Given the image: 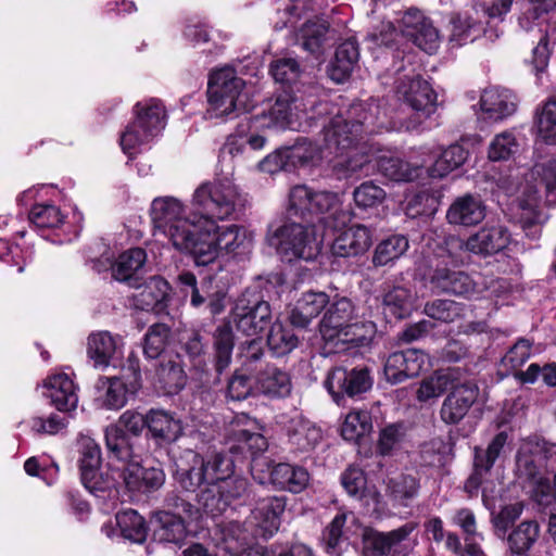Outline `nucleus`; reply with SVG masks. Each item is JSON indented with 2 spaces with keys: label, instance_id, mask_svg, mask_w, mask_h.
I'll return each mask as SVG.
<instances>
[{
  "label": "nucleus",
  "instance_id": "obj_1",
  "mask_svg": "<svg viewBox=\"0 0 556 556\" xmlns=\"http://www.w3.org/2000/svg\"><path fill=\"white\" fill-rule=\"evenodd\" d=\"M277 286L269 279L258 277L236 300L228 318L235 328L247 337L258 336L273 323L271 293Z\"/></svg>",
  "mask_w": 556,
  "mask_h": 556
},
{
  "label": "nucleus",
  "instance_id": "obj_2",
  "mask_svg": "<svg viewBox=\"0 0 556 556\" xmlns=\"http://www.w3.org/2000/svg\"><path fill=\"white\" fill-rule=\"evenodd\" d=\"M394 91L397 100L413 111L409 116L399 118L400 129L416 130L435 112V92L412 65H403L396 71Z\"/></svg>",
  "mask_w": 556,
  "mask_h": 556
},
{
  "label": "nucleus",
  "instance_id": "obj_3",
  "mask_svg": "<svg viewBox=\"0 0 556 556\" xmlns=\"http://www.w3.org/2000/svg\"><path fill=\"white\" fill-rule=\"evenodd\" d=\"M378 105L354 104L348 111L346 117L336 115L323 127L325 149L330 153L346 152L355 148L363 132H374L376 127L383 125L377 121Z\"/></svg>",
  "mask_w": 556,
  "mask_h": 556
},
{
  "label": "nucleus",
  "instance_id": "obj_4",
  "mask_svg": "<svg viewBox=\"0 0 556 556\" xmlns=\"http://www.w3.org/2000/svg\"><path fill=\"white\" fill-rule=\"evenodd\" d=\"M244 205V199L235 184L228 179L204 182L192 197L193 215L201 226L208 220L230 218Z\"/></svg>",
  "mask_w": 556,
  "mask_h": 556
},
{
  "label": "nucleus",
  "instance_id": "obj_5",
  "mask_svg": "<svg viewBox=\"0 0 556 556\" xmlns=\"http://www.w3.org/2000/svg\"><path fill=\"white\" fill-rule=\"evenodd\" d=\"M250 243L248 231L239 225L219 227L216 222L208 220L197 231L188 253L193 255L200 265L213 262L220 252L227 254L244 251Z\"/></svg>",
  "mask_w": 556,
  "mask_h": 556
},
{
  "label": "nucleus",
  "instance_id": "obj_6",
  "mask_svg": "<svg viewBox=\"0 0 556 556\" xmlns=\"http://www.w3.org/2000/svg\"><path fill=\"white\" fill-rule=\"evenodd\" d=\"M154 227L161 230L178 251L188 253L197 231L200 230L198 217L193 213L186 217L181 202L173 197L156 198L151 205Z\"/></svg>",
  "mask_w": 556,
  "mask_h": 556
},
{
  "label": "nucleus",
  "instance_id": "obj_7",
  "mask_svg": "<svg viewBox=\"0 0 556 556\" xmlns=\"http://www.w3.org/2000/svg\"><path fill=\"white\" fill-rule=\"evenodd\" d=\"M266 241L288 262L312 261L321 250V241L317 239L315 228L296 222H286L278 227L270 226Z\"/></svg>",
  "mask_w": 556,
  "mask_h": 556
},
{
  "label": "nucleus",
  "instance_id": "obj_8",
  "mask_svg": "<svg viewBox=\"0 0 556 556\" xmlns=\"http://www.w3.org/2000/svg\"><path fill=\"white\" fill-rule=\"evenodd\" d=\"M289 214L306 217L307 214L328 213L327 223L333 228L345 226L352 218L349 208L342 207L340 198L333 192H313L306 186H295L289 195Z\"/></svg>",
  "mask_w": 556,
  "mask_h": 556
},
{
  "label": "nucleus",
  "instance_id": "obj_9",
  "mask_svg": "<svg viewBox=\"0 0 556 556\" xmlns=\"http://www.w3.org/2000/svg\"><path fill=\"white\" fill-rule=\"evenodd\" d=\"M244 81L235 70L224 67L215 71L208 80L207 115L210 118L228 116L236 111L245 110Z\"/></svg>",
  "mask_w": 556,
  "mask_h": 556
},
{
  "label": "nucleus",
  "instance_id": "obj_10",
  "mask_svg": "<svg viewBox=\"0 0 556 556\" xmlns=\"http://www.w3.org/2000/svg\"><path fill=\"white\" fill-rule=\"evenodd\" d=\"M136 118L121 136L123 151L132 155L144 143L157 136L165 126V112L156 100L137 103Z\"/></svg>",
  "mask_w": 556,
  "mask_h": 556
},
{
  "label": "nucleus",
  "instance_id": "obj_11",
  "mask_svg": "<svg viewBox=\"0 0 556 556\" xmlns=\"http://www.w3.org/2000/svg\"><path fill=\"white\" fill-rule=\"evenodd\" d=\"M168 454L176 467V476L180 485L193 492L203 483H210L205 460L193 450L180 451L178 446H172Z\"/></svg>",
  "mask_w": 556,
  "mask_h": 556
},
{
  "label": "nucleus",
  "instance_id": "obj_12",
  "mask_svg": "<svg viewBox=\"0 0 556 556\" xmlns=\"http://www.w3.org/2000/svg\"><path fill=\"white\" fill-rule=\"evenodd\" d=\"M325 387L336 402L344 394L353 397L365 393L372 387V378L368 368L359 367L348 370L334 368L328 374Z\"/></svg>",
  "mask_w": 556,
  "mask_h": 556
},
{
  "label": "nucleus",
  "instance_id": "obj_13",
  "mask_svg": "<svg viewBox=\"0 0 556 556\" xmlns=\"http://www.w3.org/2000/svg\"><path fill=\"white\" fill-rule=\"evenodd\" d=\"M402 34L419 49L433 53L439 47V31L417 9H408L401 18Z\"/></svg>",
  "mask_w": 556,
  "mask_h": 556
},
{
  "label": "nucleus",
  "instance_id": "obj_14",
  "mask_svg": "<svg viewBox=\"0 0 556 556\" xmlns=\"http://www.w3.org/2000/svg\"><path fill=\"white\" fill-rule=\"evenodd\" d=\"M478 394L477 384L471 381H462L459 378L441 405L442 421L446 425H456L463 420L477 401Z\"/></svg>",
  "mask_w": 556,
  "mask_h": 556
},
{
  "label": "nucleus",
  "instance_id": "obj_15",
  "mask_svg": "<svg viewBox=\"0 0 556 556\" xmlns=\"http://www.w3.org/2000/svg\"><path fill=\"white\" fill-rule=\"evenodd\" d=\"M116 473L131 492H153L160 489L165 481V473L161 468H143L141 466V456L116 468Z\"/></svg>",
  "mask_w": 556,
  "mask_h": 556
},
{
  "label": "nucleus",
  "instance_id": "obj_16",
  "mask_svg": "<svg viewBox=\"0 0 556 556\" xmlns=\"http://www.w3.org/2000/svg\"><path fill=\"white\" fill-rule=\"evenodd\" d=\"M286 508L283 496H266L258 498L251 511L250 523L254 526V535L269 538L280 527V517Z\"/></svg>",
  "mask_w": 556,
  "mask_h": 556
},
{
  "label": "nucleus",
  "instance_id": "obj_17",
  "mask_svg": "<svg viewBox=\"0 0 556 556\" xmlns=\"http://www.w3.org/2000/svg\"><path fill=\"white\" fill-rule=\"evenodd\" d=\"M509 241L510 233L505 226L492 225L480 228L469 236L465 242L456 240V243L459 248L464 247L471 253L489 256L504 250Z\"/></svg>",
  "mask_w": 556,
  "mask_h": 556
},
{
  "label": "nucleus",
  "instance_id": "obj_18",
  "mask_svg": "<svg viewBox=\"0 0 556 556\" xmlns=\"http://www.w3.org/2000/svg\"><path fill=\"white\" fill-rule=\"evenodd\" d=\"M255 389L269 400H283L292 394L291 374L275 364H266L255 375Z\"/></svg>",
  "mask_w": 556,
  "mask_h": 556
},
{
  "label": "nucleus",
  "instance_id": "obj_19",
  "mask_svg": "<svg viewBox=\"0 0 556 556\" xmlns=\"http://www.w3.org/2000/svg\"><path fill=\"white\" fill-rule=\"evenodd\" d=\"M354 311L355 307L348 298H340L332 302L319 324L323 339L337 343L341 332L354 319Z\"/></svg>",
  "mask_w": 556,
  "mask_h": 556
},
{
  "label": "nucleus",
  "instance_id": "obj_20",
  "mask_svg": "<svg viewBox=\"0 0 556 556\" xmlns=\"http://www.w3.org/2000/svg\"><path fill=\"white\" fill-rule=\"evenodd\" d=\"M415 529L416 525L414 522H407L389 532L365 531L363 535V556L388 555L394 546L406 540Z\"/></svg>",
  "mask_w": 556,
  "mask_h": 556
},
{
  "label": "nucleus",
  "instance_id": "obj_21",
  "mask_svg": "<svg viewBox=\"0 0 556 556\" xmlns=\"http://www.w3.org/2000/svg\"><path fill=\"white\" fill-rule=\"evenodd\" d=\"M379 299L381 300L383 314L396 319L405 318L410 313L414 304L412 291L396 280H388L382 285Z\"/></svg>",
  "mask_w": 556,
  "mask_h": 556
},
{
  "label": "nucleus",
  "instance_id": "obj_22",
  "mask_svg": "<svg viewBox=\"0 0 556 556\" xmlns=\"http://www.w3.org/2000/svg\"><path fill=\"white\" fill-rule=\"evenodd\" d=\"M485 217V206L479 197L465 194L458 197L446 212L448 224L456 226H473Z\"/></svg>",
  "mask_w": 556,
  "mask_h": 556
},
{
  "label": "nucleus",
  "instance_id": "obj_23",
  "mask_svg": "<svg viewBox=\"0 0 556 556\" xmlns=\"http://www.w3.org/2000/svg\"><path fill=\"white\" fill-rule=\"evenodd\" d=\"M371 245V232L364 225H353L342 231L332 243V253L340 257L357 256Z\"/></svg>",
  "mask_w": 556,
  "mask_h": 556
},
{
  "label": "nucleus",
  "instance_id": "obj_24",
  "mask_svg": "<svg viewBox=\"0 0 556 556\" xmlns=\"http://www.w3.org/2000/svg\"><path fill=\"white\" fill-rule=\"evenodd\" d=\"M146 260L147 253L141 248H134L122 253L112 266L113 278L127 282L130 287L139 288Z\"/></svg>",
  "mask_w": 556,
  "mask_h": 556
},
{
  "label": "nucleus",
  "instance_id": "obj_25",
  "mask_svg": "<svg viewBox=\"0 0 556 556\" xmlns=\"http://www.w3.org/2000/svg\"><path fill=\"white\" fill-rule=\"evenodd\" d=\"M431 283L439 291L456 296L468 298L476 292V282L467 273L447 267H438L431 277Z\"/></svg>",
  "mask_w": 556,
  "mask_h": 556
},
{
  "label": "nucleus",
  "instance_id": "obj_26",
  "mask_svg": "<svg viewBox=\"0 0 556 556\" xmlns=\"http://www.w3.org/2000/svg\"><path fill=\"white\" fill-rule=\"evenodd\" d=\"M480 106L489 118L501 121L517 111L518 100L510 90L489 88L483 91L480 98Z\"/></svg>",
  "mask_w": 556,
  "mask_h": 556
},
{
  "label": "nucleus",
  "instance_id": "obj_27",
  "mask_svg": "<svg viewBox=\"0 0 556 556\" xmlns=\"http://www.w3.org/2000/svg\"><path fill=\"white\" fill-rule=\"evenodd\" d=\"M104 439L110 457L119 462L122 466L141 456L134 438L118 426L106 427Z\"/></svg>",
  "mask_w": 556,
  "mask_h": 556
},
{
  "label": "nucleus",
  "instance_id": "obj_28",
  "mask_svg": "<svg viewBox=\"0 0 556 556\" xmlns=\"http://www.w3.org/2000/svg\"><path fill=\"white\" fill-rule=\"evenodd\" d=\"M329 296L325 292H305L296 301L289 320L292 326L305 329L328 305Z\"/></svg>",
  "mask_w": 556,
  "mask_h": 556
},
{
  "label": "nucleus",
  "instance_id": "obj_29",
  "mask_svg": "<svg viewBox=\"0 0 556 556\" xmlns=\"http://www.w3.org/2000/svg\"><path fill=\"white\" fill-rule=\"evenodd\" d=\"M148 431L160 443H173L182 434L181 421L163 409L147 413Z\"/></svg>",
  "mask_w": 556,
  "mask_h": 556
},
{
  "label": "nucleus",
  "instance_id": "obj_30",
  "mask_svg": "<svg viewBox=\"0 0 556 556\" xmlns=\"http://www.w3.org/2000/svg\"><path fill=\"white\" fill-rule=\"evenodd\" d=\"M46 387L49 390L48 396L51 403L61 412H71L77 407L78 395L73 380L66 374L51 376Z\"/></svg>",
  "mask_w": 556,
  "mask_h": 556
},
{
  "label": "nucleus",
  "instance_id": "obj_31",
  "mask_svg": "<svg viewBox=\"0 0 556 556\" xmlns=\"http://www.w3.org/2000/svg\"><path fill=\"white\" fill-rule=\"evenodd\" d=\"M459 379L455 369L437 370L420 381L416 397L421 403L437 400L450 391Z\"/></svg>",
  "mask_w": 556,
  "mask_h": 556
},
{
  "label": "nucleus",
  "instance_id": "obj_32",
  "mask_svg": "<svg viewBox=\"0 0 556 556\" xmlns=\"http://www.w3.org/2000/svg\"><path fill=\"white\" fill-rule=\"evenodd\" d=\"M359 60V49L355 39L343 41L336 51L329 67V76L336 83H343L350 77Z\"/></svg>",
  "mask_w": 556,
  "mask_h": 556
},
{
  "label": "nucleus",
  "instance_id": "obj_33",
  "mask_svg": "<svg viewBox=\"0 0 556 556\" xmlns=\"http://www.w3.org/2000/svg\"><path fill=\"white\" fill-rule=\"evenodd\" d=\"M140 291L135 295V306L142 311H159L163 308L169 292L168 282L159 276L149 278L139 287Z\"/></svg>",
  "mask_w": 556,
  "mask_h": 556
},
{
  "label": "nucleus",
  "instance_id": "obj_34",
  "mask_svg": "<svg viewBox=\"0 0 556 556\" xmlns=\"http://www.w3.org/2000/svg\"><path fill=\"white\" fill-rule=\"evenodd\" d=\"M233 323L227 317L213 332V349L216 371L222 372L229 367L235 346Z\"/></svg>",
  "mask_w": 556,
  "mask_h": 556
},
{
  "label": "nucleus",
  "instance_id": "obj_35",
  "mask_svg": "<svg viewBox=\"0 0 556 556\" xmlns=\"http://www.w3.org/2000/svg\"><path fill=\"white\" fill-rule=\"evenodd\" d=\"M426 161L420 164H410L395 155H380L377 160L378 170L394 181H410L420 176Z\"/></svg>",
  "mask_w": 556,
  "mask_h": 556
},
{
  "label": "nucleus",
  "instance_id": "obj_36",
  "mask_svg": "<svg viewBox=\"0 0 556 556\" xmlns=\"http://www.w3.org/2000/svg\"><path fill=\"white\" fill-rule=\"evenodd\" d=\"M155 376L168 393H175L181 390L186 384V374L178 354L162 356L156 369Z\"/></svg>",
  "mask_w": 556,
  "mask_h": 556
},
{
  "label": "nucleus",
  "instance_id": "obj_37",
  "mask_svg": "<svg viewBox=\"0 0 556 556\" xmlns=\"http://www.w3.org/2000/svg\"><path fill=\"white\" fill-rule=\"evenodd\" d=\"M308 472L303 467L281 463L276 465L270 472L273 484L281 490L300 493L308 483Z\"/></svg>",
  "mask_w": 556,
  "mask_h": 556
},
{
  "label": "nucleus",
  "instance_id": "obj_38",
  "mask_svg": "<svg viewBox=\"0 0 556 556\" xmlns=\"http://www.w3.org/2000/svg\"><path fill=\"white\" fill-rule=\"evenodd\" d=\"M533 125L540 141L556 146V94L536 108Z\"/></svg>",
  "mask_w": 556,
  "mask_h": 556
},
{
  "label": "nucleus",
  "instance_id": "obj_39",
  "mask_svg": "<svg viewBox=\"0 0 556 556\" xmlns=\"http://www.w3.org/2000/svg\"><path fill=\"white\" fill-rule=\"evenodd\" d=\"M507 441V432L501 431L491 440V442L488 444L485 448L479 446L475 447V475L483 476L491 471L495 462L498 459L502 452L504 451Z\"/></svg>",
  "mask_w": 556,
  "mask_h": 556
},
{
  "label": "nucleus",
  "instance_id": "obj_40",
  "mask_svg": "<svg viewBox=\"0 0 556 556\" xmlns=\"http://www.w3.org/2000/svg\"><path fill=\"white\" fill-rule=\"evenodd\" d=\"M289 442L299 452H309L316 447L321 440V431L308 420L299 418L292 419L288 430Z\"/></svg>",
  "mask_w": 556,
  "mask_h": 556
},
{
  "label": "nucleus",
  "instance_id": "obj_41",
  "mask_svg": "<svg viewBox=\"0 0 556 556\" xmlns=\"http://www.w3.org/2000/svg\"><path fill=\"white\" fill-rule=\"evenodd\" d=\"M523 194L526 198H518V220L521 227L527 230L543 223L544 216L539 210V197L535 186H527Z\"/></svg>",
  "mask_w": 556,
  "mask_h": 556
},
{
  "label": "nucleus",
  "instance_id": "obj_42",
  "mask_svg": "<svg viewBox=\"0 0 556 556\" xmlns=\"http://www.w3.org/2000/svg\"><path fill=\"white\" fill-rule=\"evenodd\" d=\"M157 527L155 535L160 541L178 544L187 535V529L181 516L169 511H161L155 516Z\"/></svg>",
  "mask_w": 556,
  "mask_h": 556
},
{
  "label": "nucleus",
  "instance_id": "obj_43",
  "mask_svg": "<svg viewBox=\"0 0 556 556\" xmlns=\"http://www.w3.org/2000/svg\"><path fill=\"white\" fill-rule=\"evenodd\" d=\"M116 349L117 341L108 331H99L88 338L87 352L96 366H108Z\"/></svg>",
  "mask_w": 556,
  "mask_h": 556
},
{
  "label": "nucleus",
  "instance_id": "obj_44",
  "mask_svg": "<svg viewBox=\"0 0 556 556\" xmlns=\"http://www.w3.org/2000/svg\"><path fill=\"white\" fill-rule=\"evenodd\" d=\"M468 157V151L459 144H451L445 149L433 165L428 168V173L433 178H442L460 167Z\"/></svg>",
  "mask_w": 556,
  "mask_h": 556
},
{
  "label": "nucleus",
  "instance_id": "obj_45",
  "mask_svg": "<svg viewBox=\"0 0 556 556\" xmlns=\"http://www.w3.org/2000/svg\"><path fill=\"white\" fill-rule=\"evenodd\" d=\"M266 342L273 354L281 357L296 349L300 340L291 329L275 321L270 324Z\"/></svg>",
  "mask_w": 556,
  "mask_h": 556
},
{
  "label": "nucleus",
  "instance_id": "obj_46",
  "mask_svg": "<svg viewBox=\"0 0 556 556\" xmlns=\"http://www.w3.org/2000/svg\"><path fill=\"white\" fill-rule=\"evenodd\" d=\"M116 523L122 535L135 543H142L148 533V528L143 517L136 510L127 509L116 515Z\"/></svg>",
  "mask_w": 556,
  "mask_h": 556
},
{
  "label": "nucleus",
  "instance_id": "obj_47",
  "mask_svg": "<svg viewBox=\"0 0 556 556\" xmlns=\"http://www.w3.org/2000/svg\"><path fill=\"white\" fill-rule=\"evenodd\" d=\"M408 239L403 235H394L382 240L375 250L372 264L384 266L401 257L408 249Z\"/></svg>",
  "mask_w": 556,
  "mask_h": 556
},
{
  "label": "nucleus",
  "instance_id": "obj_48",
  "mask_svg": "<svg viewBox=\"0 0 556 556\" xmlns=\"http://www.w3.org/2000/svg\"><path fill=\"white\" fill-rule=\"evenodd\" d=\"M97 389L104 391L103 405L110 409H119L127 402V394L132 392L123 381V379L113 378H100L97 382Z\"/></svg>",
  "mask_w": 556,
  "mask_h": 556
},
{
  "label": "nucleus",
  "instance_id": "obj_49",
  "mask_svg": "<svg viewBox=\"0 0 556 556\" xmlns=\"http://www.w3.org/2000/svg\"><path fill=\"white\" fill-rule=\"evenodd\" d=\"M327 33L328 24L325 21H308L300 28L298 40L304 50L316 53L327 40Z\"/></svg>",
  "mask_w": 556,
  "mask_h": 556
},
{
  "label": "nucleus",
  "instance_id": "obj_50",
  "mask_svg": "<svg viewBox=\"0 0 556 556\" xmlns=\"http://www.w3.org/2000/svg\"><path fill=\"white\" fill-rule=\"evenodd\" d=\"M231 438L235 441L229 447L231 453L249 451L252 455H256L264 452L268 446L267 440L263 434L252 432L249 429H232Z\"/></svg>",
  "mask_w": 556,
  "mask_h": 556
},
{
  "label": "nucleus",
  "instance_id": "obj_51",
  "mask_svg": "<svg viewBox=\"0 0 556 556\" xmlns=\"http://www.w3.org/2000/svg\"><path fill=\"white\" fill-rule=\"evenodd\" d=\"M332 172L338 179H345L359 172L368 162L365 154L354 152V148L346 152L333 153Z\"/></svg>",
  "mask_w": 556,
  "mask_h": 556
},
{
  "label": "nucleus",
  "instance_id": "obj_52",
  "mask_svg": "<svg viewBox=\"0 0 556 556\" xmlns=\"http://www.w3.org/2000/svg\"><path fill=\"white\" fill-rule=\"evenodd\" d=\"M170 337V329L165 324H154L149 327L143 340V354L147 358L161 357Z\"/></svg>",
  "mask_w": 556,
  "mask_h": 556
},
{
  "label": "nucleus",
  "instance_id": "obj_53",
  "mask_svg": "<svg viewBox=\"0 0 556 556\" xmlns=\"http://www.w3.org/2000/svg\"><path fill=\"white\" fill-rule=\"evenodd\" d=\"M540 534V526L536 521L521 522L508 536V544L513 553L522 554L528 551Z\"/></svg>",
  "mask_w": 556,
  "mask_h": 556
},
{
  "label": "nucleus",
  "instance_id": "obj_54",
  "mask_svg": "<svg viewBox=\"0 0 556 556\" xmlns=\"http://www.w3.org/2000/svg\"><path fill=\"white\" fill-rule=\"evenodd\" d=\"M287 159L293 166L315 164L321 159V148L301 138L288 150Z\"/></svg>",
  "mask_w": 556,
  "mask_h": 556
},
{
  "label": "nucleus",
  "instance_id": "obj_55",
  "mask_svg": "<svg viewBox=\"0 0 556 556\" xmlns=\"http://www.w3.org/2000/svg\"><path fill=\"white\" fill-rule=\"evenodd\" d=\"M371 418L368 412L357 410L346 415L341 427V434L346 441H357L371 430Z\"/></svg>",
  "mask_w": 556,
  "mask_h": 556
},
{
  "label": "nucleus",
  "instance_id": "obj_56",
  "mask_svg": "<svg viewBox=\"0 0 556 556\" xmlns=\"http://www.w3.org/2000/svg\"><path fill=\"white\" fill-rule=\"evenodd\" d=\"M345 330L341 332L338 342L353 343L355 345H366L375 337L377 326L371 320L351 321Z\"/></svg>",
  "mask_w": 556,
  "mask_h": 556
},
{
  "label": "nucleus",
  "instance_id": "obj_57",
  "mask_svg": "<svg viewBox=\"0 0 556 556\" xmlns=\"http://www.w3.org/2000/svg\"><path fill=\"white\" fill-rule=\"evenodd\" d=\"M205 467L210 483H219L225 479H229L235 473V460L228 454L223 452L213 454L205 460Z\"/></svg>",
  "mask_w": 556,
  "mask_h": 556
},
{
  "label": "nucleus",
  "instance_id": "obj_58",
  "mask_svg": "<svg viewBox=\"0 0 556 556\" xmlns=\"http://www.w3.org/2000/svg\"><path fill=\"white\" fill-rule=\"evenodd\" d=\"M519 143L511 131H503L496 135L489 146L488 156L491 161H505L516 154Z\"/></svg>",
  "mask_w": 556,
  "mask_h": 556
},
{
  "label": "nucleus",
  "instance_id": "obj_59",
  "mask_svg": "<svg viewBox=\"0 0 556 556\" xmlns=\"http://www.w3.org/2000/svg\"><path fill=\"white\" fill-rule=\"evenodd\" d=\"M418 482L416 478L408 475H400L390 478L387 482V492L394 500L404 503L415 497L418 493Z\"/></svg>",
  "mask_w": 556,
  "mask_h": 556
},
{
  "label": "nucleus",
  "instance_id": "obj_60",
  "mask_svg": "<svg viewBox=\"0 0 556 556\" xmlns=\"http://www.w3.org/2000/svg\"><path fill=\"white\" fill-rule=\"evenodd\" d=\"M178 281L185 288L182 289L185 295L190 296L192 307L198 308L202 306L210 298L208 285L206 282L198 285L194 274L190 271L181 273L178 276Z\"/></svg>",
  "mask_w": 556,
  "mask_h": 556
},
{
  "label": "nucleus",
  "instance_id": "obj_61",
  "mask_svg": "<svg viewBox=\"0 0 556 556\" xmlns=\"http://www.w3.org/2000/svg\"><path fill=\"white\" fill-rule=\"evenodd\" d=\"M462 305L452 300H434L425 305V314L435 320L452 323L462 315Z\"/></svg>",
  "mask_w": 556,
  "mask_h": 556
},
{
  "label": "nucleus",
  "instance_id": "obj_62",
  "mask_svg": "<svg viewBox=\"0 0 556 556\" xmlns=\"http://www.w3.org/2000/svg\"><path fill=\"white\" fill-rule=\"evenodd\" d=\"M519 454L539 459H556V444L549 443L544 439L532 435L521 441L518 452Z\"/></svg>",
  "mask_w": 556,
  "mask_h": 556
},
{
  "label": "nucleus",
  "instance_id": "obj_63",
  "mask_svg": "<svg viewBox=\"0 0 556 556\" xmlns=\"http://www.w3.org/2000/svg\"><path fill=\"white\" fill-rule=\"evenodd\" d=\"M198 503L205 514L213 517L222 514L227 507L219 485L213 482L207 483L206 486L201 490L198 495Z\"/></svg>",
  "mask_w": 556,
  "mask_h": 556
},
{
  "label": "nucleus",
  "instance_id": "obj_64",
  "mask_svg": "<svg viewBox=\"0 0 556 556\" xmlns=\"http://www.w3.org/2000/svg\"><path fill=\"white\" fill-rule=\"evenodd\" d=\"M270 73L277 83L291 86L299 80L301 68L295 59L281 58L271 63Z\"/></svg>",
  "mask_w": 556,
  "mask_h": 556
}]
</instances>
